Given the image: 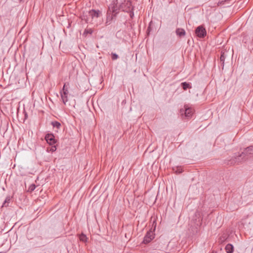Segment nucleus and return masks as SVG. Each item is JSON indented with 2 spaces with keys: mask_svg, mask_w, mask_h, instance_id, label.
<instances>
[{
  "mask_svg": "<svg viewBox=\"0 0 253 253\" xmlns=\"http://www.w3.org/2000/svg\"><path fill=\"white\" fill-rule=\"evenodd\" d=\"M253 153V146H251L246 148L242 154L236 155L234 156V160H232L230 162L231 164H234L235 163L239 164L242 161H246L248 158H246L245 156L248 154H251Z\"/></svg>",
  "mask_w": 253,
  "mask_h": 253,
  "instance_id": "nucleus-1",
  "label": "nucleus"
},
{
  "mask_svg": "<svg viewBox=\"0 0 253 253\" xmlns=\"http://www.w3.org/2000/svg\"><path fill=\"white\" fill-rule=\"evenodd\" d=\"M109 11L112 13L111 15V19L117 16L121 10L120 8V4H119L118 0H113L108 7Z\"/></svg>",
  "mask_w": 253,
  "mask_h": 253,
  "instance_id": "nucleus-2",
  "label": "nucleus"
},
{
  "mask_svg": "<svg viewBox=\"0 0 253 253\" xmlns=\"http://www.w3.org/2000/svg\"><path fill=\"white\" fill-rule=\"evenodd\" d=\"M120 8H121V11L126 12H128L131 10H133L131 2L129 0H124L123 2L120 3Z\"/></svg>",
  "mask_w": 253,
  "mask_h": 253,
  "instance_id": "nucleus-3",
  "label": "nucleus"
},
{
  "mask_svg": "<svg viewBox=\"0 0 253 253\" xmlns=\"http://www.w3.org/2000/svg\"><path fill=\"white\" fill-rule=\"evenodd\" d=\"M193 113V110L192 108L189 107L187 105H185L183 108L180 110V115L184 116L187 119L190 118Z\"/></svg>",
  "mask_w": 253,
  "mask_h": 253,
  "instance_id": "nucleus-4",
  "label": "nucleus"
},
{
  "mask_svg": "<svg viewBox=\"0 0 253 253\" xmlns=\"http://www.w3.org/2000/svg\"><path fill=\"white\" fill-rule=\"evenodd\" d=\"M61 99L64 104L68 101V95L69 91L68 88L66 87V84H65L63 85L62 90L60 92Z\"/></svg>",
  "mask_w": 253,
  "mask_h": 253,
  "instance_id": "nucleus-5",
  "label": "nucleus"
},
{
  "mask_svg": "<svg viewBox=\"0 0 253 253\" xmlns=\"http://www.w3.org/2000/svg\"><path fill=\"white\" fill-rule=\"evenodd\" d=\"M195 33L197 37L201 38H204L207 35L205 28L203 26H199L195 30Z\"/></svg>",
  "mask_w": 253,
  "mask_h": 253,
  "instance_id": "nucleus-6",
  "label": "nucleus"
},
{
  "mask_svg": "<svg viewBox=\"0 0 253 253\" xmlns=\"http://www.w3.org/2000/svg\"><path fill=\"white\" fill-rule=\"evenodd\" d=\"M154 238V234L151 231L147 232L145 236L143 243L144 244H147L150 242Z\"/></svg>",
  "mask_w": 253,
  "mask_h": 253,
  "instance_id": "nucleus-7",
  "label": "nucleus"
},
{
  "mask_svg": "<svg viewBox=\"0 0 253 253\" xmlns=\"http://www.w3.org/2000/svg\"><path fill=\"white\" fill-rule=\"evenodd\" d=\"M45 139L50 145L54 144L56 143L55 137L52 133H48L45 136Z\"/></svg>",
  "mask_w": 253,
  "mask_h": 253,
  "instance_id": "nucleus-8",
  "label": "nucleus"
},
{
  "mask_svg": "<svg viewBox=\"0 0 253 253\" xmlns=\"http://www.w3.org/2000/svg\"><path fill=\"white\" fill-rule=\"evenodd\" d=\"M100 13V11L98 10L91 9L88 12V16H90L91 19L99 17Z\"/></svg>",
  "mask_w": 253,
  "mask_h": 253,
  "instance_id": "nucleus-9",
  "label": "nucleus"
},
{
  "mask_svg": "<svg viewBox=\"0 0 253 253\" xmlns=\"http://www.w3.org/2000/svg\"><path fill=\"white\" fill-rule=\"evenodd\" d=\"M225 250L227 253H232L234 251V247L232 245L228 244L225 247Z\"/></svg>",
  "mask_w": 253,
  "mask_h": 253,
  "instance_id": "nucleus-10",
  "label": "nucleus"
},
{
  "mask_svg": "<svg viewBox=\"0 0 253 253\" xmlns=\"http://www.w3.org/2000/svg\"><path fill=\"white\" fill-rule=\"evenodd\" d=\"M11 198H12V197H11L10 196H7L6 197V198L3 203L2 207H7L8 206V204L10 202Z\"/></svg>",
  "mask_w": 253,
  "mask_h": 253,
  "instance_id": "nucleus-11",
  "label": "nucleus"
},
{
  "mask_svg": "<svg viewBox=\"0 0 253 253\" xmlns=\"http://www.w3.org/2000/svg\"><path fill=\"white\" fill-rule=\"evenodd\" d=\"M176 34L180 37L183 36L185 35V30L183 29H178L176 31Z\"/></svg>",
  "mask_w": 253,
  "mask_h": 253,
  "instance_id": "nucleus-12",
  "label": "nucleus"
},
{
  "mask_svg": "<svg viewBox=\"0 0 253 253\" xmlns=\"http://www.w3.org/2000/svg\"><path fill=\"white\" fill-rule=\"evenodd\" d=\"M181 86L182 87L183 89L184 90H186L187 88H191V86L190 85V84L189 83H187L186 82H183L182 83Z\"/></svg>",
  "mask_w": 253,
  "mask_h": 253,
  "instance_id": "nucleus-13",
  "label": "nucleus"
},
{
  "mask_svg": "<svg viewBox=\"0 0 253 253\" xmlns=\"http://www.w3.org/2000/svg\"><path fill=\"white\" fill-rule=\"evenodd\" d=\"M79 238H80V241H81L84 243H85L87 242V238L86 237V235H84V234H83V233L81 234L79 236Z\"/></svg>",
  "mask_w": 253,
  "mask_h": 253,
  "instance_id": "nucleus-14",
  "label": "nucleus"
},
{
  "mask_svg": "<svg viewBox=\"0 0 253 253\" xmlns=\"http://www.w3.org/2000/svg\"><path fill=\"white\" fill-rule=\"evenodd\" d=\"M51 125L53 127H56L57 128H59L61 126V124L57 121L52 122Z\"/></svg>",
  "mask_w": 253,
  "mask_h": 253,
  "instance_id": "nucleus-15",
  "label": "nucleus"
},
{
  "mask_svg": "<svg viewBox=\"0 0 253 253\" xmlns=\"http://www.w3.org/2000/svg\"><path fill=\"white\" fill-rule=\"evenodd\" d=\"M36 188V185L34 184H31L28 189V192H33Z\"/></svg>",
  "mask_w": 253,
  "mask_h": 253,
  "instance_id": "nucleus-16",
  "label": "nucleus"
},
{
  "mask_svg": "<svg viewBox=\"0 0 253 253\" xmlns=\"http://www.w3.org/2000/svg\"><path fill=\"white\" fill-rule=\"evenodd\" d=\"M112 19H111V16H108L107 17V20L106 22V25H109L111 23V21Z\"/></svg>",
  "mask_w": 253,
  "mask_h": 253,
  "instance_id": "nucleus-17",
  "label": "nucleus"
},
{
  "mask_svg": "<svg viewBox=\"0 0 253 253\" xmlns=\"http://www.w3.org/2000/svg\"><path fill=\"white\" fill-rule=\"evenodd\" d=\"M118 57H119V56L117 54L114 53H112V59L113 60H116L118 58Z\"/></svg>",
  "mask_w": 253,
  "mask_h": 253,
  "instance_id": "nucleus-18",
  "label": "nucleus"
},
{
  "mask_svg": "<svg viewBox=\"0 0 253 253\" xmlns=\"http://www.w3.org/2000/svg\"><path fill=\"white\" fill-rule=\"evenodd\" d=\"M225 59V57L224 55V53H222L220 57V60L221 62H222L223 64H224Z\"/></svg>",
  "mask_w": 253,
  "mask_h": 253,
  "instance_id": "nucleus-19",
  "label": "nucleus"
},
{
  "mask_svg": "<svg viewBox=\"0 0 253 253\" xmlns=\"http://www.w3.org/2000/svg\"><path fill=\"white\" fill-rule=\"evenodd\" d=\"M182 172V169L181 167H177L176 168V170H175V172L176 173H180Z\"/></svg>",
  "mask_w": 253,
  "mask_h": 253,
  "instance_id": "nucleus-20",
  "label": "nucleus"
},
{
  "mask_svg": "<svg viewBox=\"0 0 253 253\" xmlns=\"http://www.w3.org/2000/svg\"><path fill=\"white\" fill-rule=\"evenodd\" d=\"M85 17H86V16L84 15V18L83 19L86 22V23L90 22L89 18H88V17L86 18Z\"/></svg>",
  "mask_w": 253,
  "mask_h": 253,
  "instance_id": "nucleus-21",
  "label": "nucleus"
},
{
  "mask_svg": "<svg viewBox=\"0 0 253 253\" xmlns=\"http://www.w3.org/2000/svg\"><path fill=\"white\" fill-rule=\"evenodd\" d=\"M133 10H131L130 11H129L128 13H129L130 17L132 18L134 16Z\"/></svg>",
  "mask_w": 253,
  "mask_h": 253,
  "instance_id": "nucleus-22",
  "label": "nucleus"
},
{
  "mask_svg": "<svg viewBox=\"0 0 253 253\" xmlns=\"http://www.w3.org/2000/svg\"><path fill=\"white\" fill-rule=\"evenodd\" d=\"M56 150V148L55 146H52L51 148L50 151L52 152H54Z\"/></svg>",
  "mask_w": 253,
  "mask_h": 253,
  "instance_id": "nucleus-23",
  "label": "nucleus"
},
{
  "mask_svg": "<svg viewBox=\"0 0 253 253\" xmlns=\"http://www.w3.org/2000/svg\"><path fill=\"white\" fill-rule=\"evenodd\" d=\"M85 32H86L89 33L90 34H91V33H92L91 30H89V31H85Z\"/></svg>",
  "mask_w": 253,
  "mask_h": 253,
  "instance_id": "nucleus-24",
  "label": "nucleus"
},
{
  "mask_svg": "<svg viewBox=\"0 0 253 253\" xmlns=\"http://www.w3.org/2000/svg\"><path fill=\"white\" fill-rule=\"evenodd\" d=\"M212 253H213V252H212Z\"/></svg>",
  "mask_w": 253,
  "mask_h": 253,
  "instance_id": "nucleus-25",
  "label": "nucleus"
}]
</instances>
